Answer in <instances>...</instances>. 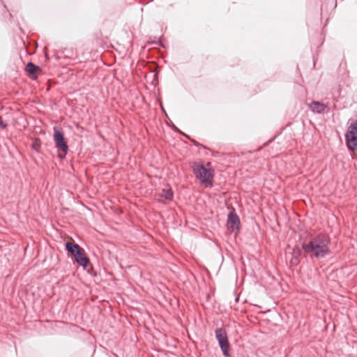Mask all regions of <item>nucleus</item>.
Wrapping results in <instances>:
<instances>
[{
    "mask_svg": "<svg viewBox=\"0 0 357 357\" xmlns=\"http://www.w3.org/2000/svg\"><path fill=\"white\" fill-rule=\"evenodd\" d=\"M240 220L238 216L236 213H229L227 218V225L233 230L237 229Z\"/></svg>",
    "mask_w": 357,
    "mask_h": 357,
    "instance_id": "8",
    "label": "nucleus"
},
{
    "mask_svg": "<svg viewBox=\"0 0 357 357\" xmlns=\"http://www.w3.org/2000/svg\"><path fill=\"white\" fill-rule=\"evenodd\" d=\"M173 128H174V130H178V129H177V128H176L174 125H173Z\"/></svg>",
    "mask_w": 357,
    "mask_h": 357,
    "instance_id": "14",
    "label": "nucleus"
},
{
    "mask_svg": "<svg viewBox=\"0 0 357 357\" xmlns=\"http://www.w3.org/2000/svg\"><path fill=\"white\" fill-rule=\"evenodd\" d=\"M54 140L56 144V147L59 151V157L60 158H64L68 151V146L65 141L63 132L56 128H54Z\"/></svg>",
    "mask_w": 357,
    "mask_h": 357,
    "instance_id": "5",
    "label": "nucleus"
},
{
    "mask_svg": "<svg viewBox=\"0 0 357 357\" xmlns=\"http://www.w3.org/2000/svg\"><path fill=\"white\" fill-rule=\"evenodd\" d=\"M26 71L30 76H36L38 73L40 71L39 66L35 65L32 62H29L26 66Z\"/></svg>",
    "mask_w": 357,
    "mask_h": 357,
    "instance_id": "10",
    "label": "nucleus"
},
{
    "mask_svg": "<svg viewBox=\"0 0 357 357\" xmlns=\"http://www.w3.org/2000/svg\"><path fill=\"white\" fill-rule=\"evenodd\" d=\"M162 112H165V109H164L162 107Z\"/></svg>",
    "mask_w": 357,
    "mask_h": 357,
    "instance_id": "15",
    "label": "nucleus"
},
{
    "mask_svg": "<svg viewBox=\"0 0 357 357\" xmlns=\"http://www.w3.org/2000/svg\"><path fill=\"white\" fill-rule=\"evenodd\" d=\"M66 250L71 254L75 261L84 268L89 264V259L86 257L85 251L79 245L71 242L66 243Z\"/></svg>",
    "mask_w": 357,
    "mask_h": 357,
    "instance_id": "3",
    "label": "nucleus"
},
{
    "mask_svg": "<svg viewBox=\"0 0 357 357\" xmlns=\"http://www.w3.org/2000/svg\"><path fill=\"white\" fill-rule=\"evenodd\" d=\"M6 124L3 123L1 118L0 117V128H5Z\"/></svg>",
    "mask_w": 357,
    "mask_h": 357,
    "instance_id": "12",
    "label": "nucleus"
},
{
    "mask_svg": "<svg viewBox=\"0 0 357 357\" xmlns=\"http://www.w3.org/2000/svg\"><path fill=\"white\" fill-rule=\"evenodd\" d=\"M298 261L299 260H298V257H292V259L291 260V264L296 265L298 263Z\"/></svg>",
    "mask_w": 357,
    "mask_h": 357,
    "instance_id": "11",
    "label": "nucleus"
},
{
    "mask_svg": "<svg viewBox=\"0 0 357 357\" xmlns=\"http://www.w3.org/2000/svg\"><path fill=\"white\" fill-rule=\"evenodd\" d=\"M305 106L311 112H329L330 110L326 105L319 101H312L311 103L305 104Z\"/></svg>",
    "mask_w": 357,
    "mask_h": 357,
    "instance_id": "7",
    "label": "nucleus"
},
{
    "mask_svg": "<svg viewBox=\"0 0 357 357\" xmlns=\"http://www.w3.org/2000/svg\"><path fill=\"white\" fill-rule=\"evenodd\" d=\"M347 148L355 151L357 150V119L351 123L345 135Z\"/></svg>",
    "mask_w": 357,
    "mask_h": 357,
    "instance_id": "4",
    "label": "nucleus"
},
{
    "mask_svg": "<svg viewBox=\"0 0 357 357\" xmlns=\"http://www.w3.org/2000/svg\"><path fill=\"white\" fill-rule=\"evenodd\" d=\"M215 337L225 357L229 356L230 344L226 331L222 328L215 330Z\"/></svg>",
    "mask_w": 357,
    "mask_h": 357,
    "instance_id": "6",
    "label": "nucleus"
},
{
    "mask_svg": "<svg viewBox=\"0 0 357 357\" xmlns=\"http://www.w3.org/2000/svg\"><path fill=\"white\" fill-rule=\"evenodd\" d=\"M165 118H166L167 121H170V123H172V121L170 120V119H169V116H167V113H165Z\"/></svg>",
    "mask_w": 357,
    "mask_h": 357,
    "instance_id": "13",
    "label": "nucleus"
},
{
    "mask_svg": "<svg viewBox=\"0 0 357 357\" xmlns=\"http://www.w3.org/2000/svg\"><path fill=\"white\" fill-rule=\"evenodd\" d=\"M158 200L160 202L165 203L166 201H170L173 198V192L171 189H162L158 193Z\"/></svg>",
    "mask_w": 357,
    "mask_h": 357,
    "instance_id": "9",
    "label": "nucleus"
},
{
    "mask_svg": "<svg viewBox=\"0 0 357 357\" xmlns=\"http://www.w3.org/2000/svg\"><path fill=\"white\" fill-rule=\"evenodd\" d=\"M154 79L156 78V75H153Z\"/></svg>",
    "mask_w": 357,
    "mask_h": 357,
    "instance_id": "16",
    "label": "nucleus"
},
{
    "mask_svg": "<svg viewBox=\"0 0 357 357\" xmlns=\"http://www.w3.org/2000/svg\"><path fill=\"white\" fill-rule=\"evenodd\" d=\"M330 238L327 234H319L303 243L302 248L312 258H322L330 252Z\"/></svg>",
    "mask_w": 357,
    "mask_h": 357,
    "instance_id": "1",
    "label": "nucleus"
},
{
    "mask_svg": "<svg viewBox=\"0 0 357 357\" xmlns=\"http://www.w3.org/2000/svg\"><path fill=\"white\" fill-rule=\"evenodd\" d=\"M192 171L196 178L205 188L213 186V171L212 169H206L203 165L195 162L192 165Z\"/></svg>",
    "mask_w": 357,
    "mask_h": 357,
    "instance_id": "2",
    "label": "nucleus"
}]
</instances>
